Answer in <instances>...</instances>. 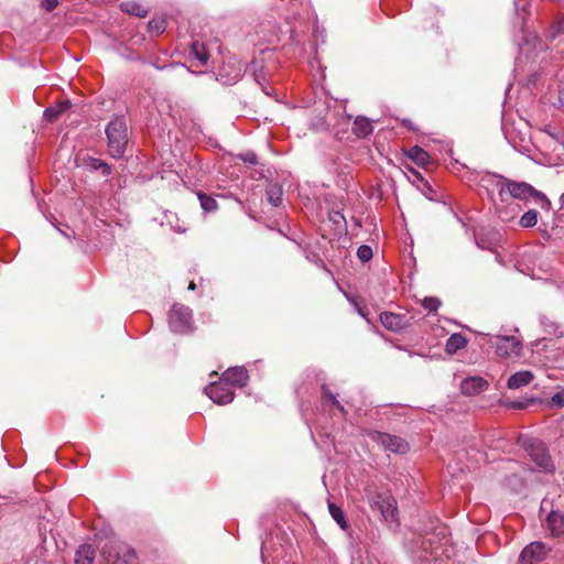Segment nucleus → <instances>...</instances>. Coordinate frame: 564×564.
I'll use <instances>...</instances> for the list:
<instances>
[{"label":"nucleus","mask_w":564,"mask_h":564,"mask_svg":"<svg viewBox=\"0 0 564 564\" xmlns=\"http://www.w3.org/2000/svg\"><path fill=\"white\" fill-rule=\"evenodd\" d=\"M482 185L497 192L494 199L495 213L503 223L514 220L522 210V204L532 199L543 209H549L550 200L544 194L527 182L513 181L499 174H486L481 177Z\"/></svg>","instance_id":"nucleus-1"},{"label":"nucleus","mask_w":564,"mask_h":564,"mask_svg":"<svg viewBox=\"0 0 564 564\" xmlns=\"http://www.w3.org/2000/svg\"><path fill=\"white\" fill-rule=\"evenodd\" d=\"M276 68L275 54L272 50H262L258 56H256L248 67L254 78V80L261 86L265 94H269L265 85L269 78Z\"/></svg>","instance_id":"nucleus-2"},{"label":"nucleus","mask_w":564,"mask_h":564,"mask_svg":"<svg viewBox=\"0 0 564 564\" xmlns=\"http://www.w3.org/2000/svg\"><path fill=\"white\" fill-rule=\"evenodd\" d=\"M109 154L115 159L123 156L128 144L127 123L123 118H115L106 128Z\"/></svg>","instance_id":"nucleus-3"},{"label":"nucleus","mask_w":564,"mask_h":564,"mask_svg":"<svg viewBox=\"0 0 564 564\" xmlns=\"http://www.w3.org/2000/svg\"><path fill=\"white\" fill-rule=\"evenodd\" d=\"M107 564H138L137 552L127 543L111 540L101 547Z\"/></svg>","instance_id":"nucleus-4"},{"label":"nucleus","mask_w":564,"mask_h":564,"mask_svg":"<svg viewBox=\"0 0 564 564\" xmlns=\"http://www.w3.org/2000/svg\"><path fill=\"white\" fill-rule=\"evenodd\" d=\"M521 444L535 466L543 471L552 473L554 465L545 445L538 438H521Z\"/></svg>","instance_id":"nucleus-5"},{"label":"nucleus","mask_w":564,"mask_h":564,"mask_svg":"<svg viewBox=\"0 0 564 564\" xmlns=\"http://www.w3.org/2000/svg\"><path fill=\"white\" fill-rule=\"evenodd\" d=\"M415 564H449V557L445 554V547L432 540H423L414 554Z\"/></svg>","instance_id":"nucleus-6"},{"label":"nucleus","mask_w":564,"mask_h":564,"mask_svg":"<svg viewBox=\"0 0 564 564\" xmlns=\"http://www.w3.org/2000/svg\"><path fill=\"white\" fill-rule=\"evenodd\" d=\"M487 343L495 346L500 358L512 359L521 355L522 341L517 336L487 335Z\"/></svg>","instance_id":"nucleus-7"},{"label":"nucleus","mask_w":564,"mask_h":564,"mask_svg":"<svg viewBox=\"0 0 564 564\" xmlns=\"http://www.w3.org/2000/svg\"><path fill=\"white\" fill-rule=\"evenodd\" d=\"M170 328L177 334H187L194 329L192 310L183 304H174L169 314Z\"/></svg>","instance_id":"nucleus-8"},{"label":"nucleus","mask_w":564,"mask_h":564,"mask_svg":"<svg viewBox=\"0 0 564 564\" xmlns=\"http://www.w3.org/2000/svg\"><path fill=\"white\" fill-rule=\"evenodd\" d=\"M367 501L372 509H377L381 513L384 521L389 522L395 519L397 502L389 492L369 494Z\"/></svg>","instance_id":"nucleus-9"},{"label":"nucleus","mask_w":564,"mask_h":564,"mask_svg":"<svg viewBox=\"0 0 564 564\" xmlns=\"http://www.w3.org/2000/svg\"><path fill=\"white\" fill-rule=\"evenodd\" d=\"M205 393L217 404H228L234 400L232 387L221 378L219 382H213L205 388Z\"/></svg>","instance_id":"nucleus-10"},{"label":"nucleus","mask_w":564,"mask_h":564,"mask_svg":"<svg viewBox=\"0 0 564 564\" xmlns=\"http://www.w3.org/2000/svg\"><path fill=\"white\" fill-rule=\"evenodd\" d=\"M371 438L379 443L384 449L397 454H404L409 449L408 443L400 436L382 432H375Z\"/></svg>","instance_id":"nucleus-11"},{"label":"nucleus","mask_w":564,"mask_h":564,"mask_svg":"<svg viewBox=\"0 0 564 564\" xmlns=\"http://www.w3.org/2000/svg\"><path fill=\"white\" fill-rule=\"evenodd\" d=\"M379 319L384 328L393 333H400L411 326L412 317L406 314L382 312Z\"/></svg>","instance_id":"nucleus-12"},{"label":"nucleus","mask_w":564,"mask_h":564,"mask_svg":"<svg viewBox=\"0 0 564 564\" xmlns=\"http://www.w3.org/2000/svg\"><path fill=\"white\" fill-rule=\"evenodd\" d=\"M547 549L542 542H533L527 545L520 556L519 564H536L545 558Z\"/></svg>","instance_id":"nucleus-13"},{"label":"nucleus","mask_w":564,"mask_h":564,"mask_svg":"<svg viewBox=\"0 0 564 564\" xmlns=\"http://www.w3.org/2000/svg\"><path fill=\"white\" fill-rule=\"evenodd\" d=\"M545 48H547V45L542 43L535 33H527L520 44V52L527 57L536 56L539 52Z\"/></svg>","instance_id":"nucleus-14"},{"label":"nucleus","mask_w":564,"mask_h":564,"mask_svg":"<svg viewBox=\"0 0 564 564\" xmlns=\"http://www.w3.org/2000/svg\"><path fill=\"white\" fill-rule=\"evenodd\" d=\"M224 381H226L231 387H239L242 388L247 386L249 380V375L246 368L243 367H232L227 369L223 377Z\"/></svg>","instance_id":"nucleus-15"},{"label":"nucleus","mask_w":564,"mask_h":564,"mask_svg":"<svg viewBox=\"0 0 564 564\" xmlns=\"http://www.w3.org/2000/svg\"><path fill=\"white\" fill-rule=\"evenodd\" d=\"M488 388V382L481 377L474 376L464 379L460 383L462 393L465 395H475Z\"/></svg>","instance_id":"nucleus-16"},{"label":"nucleus","mask_w":564,"mask_h":564,"mask_svg":"<svg viewBox=\"0 0 564 564\" xmlns=\"http://www.w3.org/2000/svg\"><path fill=\"white\" fill-rule=\"evenodd\" d=\"M545 527L553 536L564 534V514L558 511H552L545 520Z\"/></svg>","instance_id":"nucleus-17"},{"label":"nucleus","mask_w":564,"mask_h":564,"mask_svg":"<svg viewBox=\"0 0 564 564\" xmlns=\"http://www.w3.org/2000/svg\"><path fill=\"white\" fill-rule=\"evenodd\" d=\"M533 379V372L530 370H521L509 377L507 386L509 389H520L531 383Z\"/></svg>","instance_id":"nucleus-18"},{"label":"nucleus","mask_w":564,"mask_h":564,"mask_svg":"<svg viewBox=\"0 0 564 564\" xmlns=\"http://www.w3.org/2000/svg\"><path fill=\"white\" fill-rule=\"evenodd\" d=\"M95 554V549L91 545L83 544L75 554V564H93Z\"/></svg>","instance_id":"nucleus-19"},{"label":"nucleus","mask_w":564,"mask_h":564,"mask_svg":"<svg viewBox=\"0 0 564 564\" xmlns=\"http://www.w3.org/2000/svg\"><path fill=\"white\" fill-rule=\"evenodd\" d=\"M166 19L164 15H154L148 23V33L151 37L161 35L166 30Z\"/></svg>","instance_id":"nucleus-20"},{"label":"nucleus","mask_w":564,"mask_h":564,"mask_svg":"<svg viewBox=\"0 0 564 564\" xmlns=\"http://www.w3.org/2000/svg\"><path fill=\"white\" fill-rule=\"evenodd\" d=\"M191 55L195 58L197 62L196 66H205L208 62L209 55L208 52L203 43H199L198 41L193 42L192 48H191Z\"/></svg>","instance_id":"nucleus-21"},{"label":"nucleus","mask_w":564,"mask_h":564,"mask_svg":"<svg viewBox=\"0 0 564 564\" xmlns=\"http://www.w3.org/2000/svg\"><path fill=\"white\" fill-rule=\"evenodd\" d=\"M467 345V339L465 336H463L459 333H455L449 336V338L446 341L445 350L448 354H455L458 350L465 348Z\"/></svg>","instance_id":"nucleus-22"},{"label":"nucleus","mask_w":564,"mask_h":564,"mask_svg":"<svg viewBox=\"0 0 564 564\" xmlns=\"http://www.w3.org/2000/svg\"><path fill=\"white\" fill-rule=\"evenodd\" d=\"M72 106L70 101L69 100H65L63 102H59L58 105L56 106H53V107H48L44 110V119L50 121V122H53L55 121L64 111H66L67 109H69Z\"/></svg>","instance_id":"nucleus-23"},{"label":"nucleus","mask_w":564,"mask_h":564,"mask_svg":"<svg viewBox=\"0 0 564 564\" xmlns=\"http://www.w3.org/2000/svg\"><path fill=\"white\" fill-rule=\"evenodd\" d=\"M328 510H329L332 518L336 521V523L340 527V529H343L344 531H347L349 528V524L346 520L344 511L333 502H328Z\"/></svg>","instance_id":"nucleus-24"},{"label":"nucleus","mask_w":564,"mask_h":564,"mask_svg":"<svg viewBox=\"0 0 564 564\" xmlns=\"http://www.w3.org/2000/svg\"><path fill=\"white\" fill-rule=\"evenodd\" d=\"M354 132L358 137H367L372 132V126L367 118L357 117L354 122Z\"/></svg>","instance_id":"nucleus-25"},{"label":"nucleus","mask_w":564,"mask_h":564,"mask_svg":"<svg viewBox=\"0 0 564 564\" xmlns=\"http://www.w3.org/2000/svg\"><path fill=\"white\" fill-rule=\"evenodd\" d=\"M282 194H283L282 188L278 184H270L267 187V198H268L269 203L274 207H278L281 205Z\"/></svg>","instance_id":"nucleus-26"},{"label":"nucleus","mask_w":564,"mask_h":564,"mask_svg":"<svg viewBox=\"0 0 564 564\" xmlns=\"http://www.w3.org/2000/svg\"><path fill=\"white\" fill-rule=\"evenodd\" d=\"M409 158L412 159L417 165H421V166L427 164L429 160H430L429 153L417 145L410 149Z\"/></svg>","instance_id":"nucleus-27"},{"label":"nucleus","mask_w":564,"mask_h":564,"mask_svg":"<svg viewBox=\"0 0 564 564\" xmlns=\"http://www.w3.org/2000/svg\"><path fill=\"white\" fill-rule=\"evenodd\" d=\"M198 199L200 207L207 213L215 212L218 208L216 199L207 194L198 193Z\"/></svg>","instance_id":"nucleus-28"},{"label":"nucleus","mask_w":564,"mask_h":564,"mask_svg":"<svg viewBox=\"0 0 564 564\" xmlns=\"http://www.w3.org/2000/svg\"><path fill=\"white\" fill-rule=\"evenodd\" d=\"M138 44V40L131 39L129 46L121 48L120 55L129 61L139 59V48L134 47Z\"/></svg>","instance_id":"nucleus-29"},{"label":"nucleus","mask_w":564,"mask_h":564,"mask_svg":"<svg viewBox=\"0 0 564 564\" xmlns=\"http://www.w3.org/2000/svg\"><path fill=\"white\" fill-rule=\"evenodd\" d=\"M88 167L93 171L100 170L104 176H108L111 174L110 165L100 159H90L88 162Z\"/></svg>","instance_id":"nucleus-30"},{"label":"nucleus","mask_w":564,"mask_h":564,"mask_svg":"<svg viewBox=\"0 0 564 564\" xmlns=\"http://www.w3.org/2000/svg\"><path fill=\"white\" fill-rule=\"evenodd\" d=\"M536 223H538V212H535L533 209L524 213L519 220L520 226L523 228H531V227L535 226Z\"/></svg>","instance_id":"nucleus-31"},{"label":"nucleus","mask_w":564,"mask_h":564,"mask_svg":"<svg viewBox=\"0 0 564 564\" xmlns=\"http://www.w3.org/2000/svg\"><path fill=\"white\" fill-rule=\"evenodd\" d=\"M120 8L123 12L134 15L141 17V4L134 1H124L120 4Z\"/></svg>","instance_id":"nucleus-32"},{"label":"nucleus","mask_w":564,"mask_h":564,"mask_svg":"<svg viewBox=\"0 0 564 564\" xmlns=\"http://www.w3.org/2000/svg\"><path fill=\"white\" fill-rule=\"evenodd\" d=\"M357 257L362 262H367L372 258V249L367 245H361L357 250Z\"/></svg>","instance_id":"nucleus-33"},{"label":"nucleus","mask_w":564,"mask_h":564,"mask_svg":"<svg viewBox=\"0 0 564 564\" xmlns=\"http://www.w3.org/2000/svg\"><path fill=\"white\" fill-rule=\"evenodd\" d=\"M422 305L430 312H436L441 306V301L437 297H425Z\"/></svg>","instance_id":"nucleus-34"},{"label":"nucleus","mask_w":564,"mask_h":564,"mask_svg":"<svg viewBox=\"0 0 564 564\" xmlns=\"http://www.w3.org/2000/svg\"><path fill=\"white\" fill-rule=\"evenodd\" d=\"M323 393L340 412H346L345 408L337 401L336 397L325 386H323Z\"/></svg>","instance_id":"nucleus-35"},{"label":"nucleus","mask_w":564,"mask_h":564,"mask_svg":"<svg viewBox=\"0 0 564 564\" xmlns=\"http://www.w3.org/2000/svg\"><path fill=\"white\" fill-rule=\"evenodd\" d=\"M552 403L556 405L557 408L564 406V390H560L556 393H554L551 398Z\"/></svg>","instance_id":"nucleus-36"},{"label":"nucleus","mask_w":564,"mask_h":564,"mask_svg":"<svg viewBox=\"0 0 564 564\" xmlns=\"http://www.w3.org/2000/svg\"><path fill=\"white\" fill-rule=\"evenodd\" d=\"M329 220L335 225H340L341 223H345V217L343 213L338 210H333L329 213Z\"/></svg>","instance_id":"nucleus-37"},{"label":"nucleus","mask_w":564,"mask_h":564,"mask_svg":"<svg viewBox=\"0 0 564 564\" xmlns=\"http://www.w3.org/2000/svg\"><path fill=\"white\" fill-rule=\"evenodd\" d=\"M58 4V0H42L41 7L46 11H53Z\"/></svg>","instance_id":"nucleus-38"},{"label":"nucleus","mask_w":564,"mask_h":564,"mask_svg":"<svg viewBox=\"0 0 564 564\" xmlns=\"http://www.w3.org/2000/svg\"><path fill=\"white\" fill-rule=\"evenodd\" d=\"M240 158H241V160L243 162H247V163H250V164H257L258 163L257 155L253 152H247L245 154H241Z\"/></svg>","instance_id":"nucleus-39"},{"label":"nucleus","mask_w":564,"mask_h":564,"mask_svg":"<svg viewBox=\"0 0 564 564\" xmlns=\"http://www.w3.org/2000/svg\"><path fill=\"white\" fill-rule=\"evenodd\" d=\"M558 105L564 107V74L558 84Z\"/></svg>","instance_id":"nucleus-40"},{"label":"nucleus","mask_w":564,"mask_h":564,"mask_svg":"<svg viewBox=\"0 0 564 564\" xmlns=\"http://www.w3.org/2000/svg\"><path fill=\"white\" fill-rule=\"evenodd\" d=\"M239 77H240V69H237V70L235 72V75L232 76V78H230V79H224V83H225V84H232V83H236V82L239 79Z\"/></svg>","instance_id":"nucleus-41"},{"label":"nucleus","mask_w":564,"mask_h":564,"mask_svg":"<svg viewBox=\"0 0 564 564\" xmlns=\"http://www.w3.org/2000/svg\"><path fill=\"white\" fill-rule=\"evenodd\" d=\"M195 289H196V284H195V282H193V281H192V282L189 283V285H188V290H192V291H193V290H195Z\"/></svg>","instance_id":"nucleus-42"},{"label":"nucleus","mask_w":564,"mask_h":564,"mask_svg":"<svg viewBox=\"0 0 564 564\" xmlns=\"http://www.w3.org/2000/svg\"><path fill=\"white\" fill-rule=\"evenodd\" d=\"M561 199H562V202L564 203V194L562 195Z\"/></svg>","instance_id":"nucleus-43"},{"label":"nucleus","mask_w":564,"mask_h":564,"mask_svg":"<svg viewBox=\"0 0 564 564\" xmlns=\"http://www.w3.org/2000/svg\"><path fill=\"white\" fill-rule=\"evenodd\" d=\"M561 199H562V202L564 203V194L562 195Z\"/></svg>","instance_id":"nucleus-44"}]
</instances>
